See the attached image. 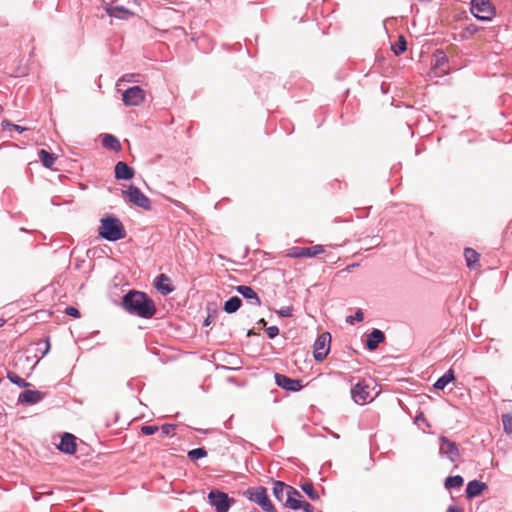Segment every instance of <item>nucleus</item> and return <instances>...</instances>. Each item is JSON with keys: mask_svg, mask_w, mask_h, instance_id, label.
Here are the masks:
<instances>
[{"mask_svg": "<svg viewBox=\"0 0 512 512\" xmlns=\"http://www.w3.org/2000/svg\"><path fill=\"white\" fill-rule=\"evenodd\" d=\"M120 306L128 314L142 319H151L157 312L154 300L145 292L138 290H129L125 293Z\"/></svg>", "mask_w": 512, "mask_h": 512, "instance_id": "nucleus-1", "label": "nucleus"}, {"mask_svg": "<svg viewBox=\"0 0 512 512\" xmlns=\"http://www.w3.org/2000/svg\"><path fill=\"white\" fill-rule=\"evenodd\" d=\"M98 235L104 240L116 242L125 238L126 230L119 218L108 214L100 220Z\"/></svg>", "mask_w": 512, "mask_h": 512, "instance_id": "nucleus-2", "label": "nucleus"}, {"mask_svg": "<svg viewBox=\"0 0 512 512\" xmlns=\"http://www.w3.org/2000/svg\"><path fill=\"white\" fill-rule=\"evenodd\" d=\"M244 497L256 503L265 512H277L275 506L271 502L267 489L263 486L249 487L243 493Z\"/></svg>", "mask_w": 512, "mask_h": 512, "instance_id": "nucleus-3", "label": "nucleus"}, {"mask_svg": "<svg viewBox=\"0 0 512 512\" xmlns=\"http://www.w3.org/2000/svg\"><path fill=\"white\" fill-rule=\"evenodd\" d=\"M208 502L216 512H228L235 503V499L219 489H211L208 493Z\"/></svg>", "mask_w": 512, "mask_h": 512, "instance_id": "nucleus-4", "label": "nucleus"}, {"mask_svg": "<svg viewBox=\"0 0 512 512\" xmlns=\"http://www.w3.org/2000/svg\"><path fill=\"white\" fill-rule=\"evenodd\" d=\"M470 10L473 16L481 21L491 20L495 14V8L490 0H472Z\"/></svg>", "mask_w": 512, "mask_h": 512, "instance_id": "nucleus-5", "label": "nucleus"}, {"mask_svg": "<svg viewBox=\"0 0 512 512\" xmlns=\"http://www.w3.org/2000/svg\"><path fill=\"white\" fill-rule=\"evenodd\" d=\"M331 334L323 332L316 338L313 345V356L317 362L323 361L330 352Z\"/></svg>", "mask_w": 512, "mask_h": 512, "instance_id": "nucleus-6", "label": "nucleus"}, {"mask_svg": "<svg viewBox=\"0 0 512 512\" xmlns=\"http://www.w3.org/2000/svg\"><path fill=\"white\" fill-rule=\"evenodd\" d=\"M122 193L129 198V201L137 207L144 210L151 209L150 199L136 186L131 185L127 190H123Z\"/></svg>", "mask_w": 512, "mask_h": 512, "instance_id": "nucleus-7", "label": "nucleus"}, {"mask_svg": "<svg viewBox=\"0 0 512 512\" xmlns=\"http://www.w3.org/2000/svg\"><path fill=\"white\" fill-rule=\"evenodd\" d=\"M439 454L446 457L450 462L455 463L460 457L458 446L455 442L448 439L446 436H440Z\"/></svg>", "mask_w": 512, "mask_h": 512, "instance_id": "nucleus-8", "label": "nucleus"}, {"mask_svg": "<svg viewBox=\"0 0 512 512\" xmlns=\"http://www.w3.org/2000/svg\"><path fill=\"white\" fill-rule=\"evenodd\" d=\"M146 92L140 86H132L122 93V101L126 106H139L145 100Z\"/></svg>", "mask_w": 512, "mask_h": 512, "instance_id": "nucleus-9", "label": "nucleus"}, {"mask_svg": "<svg viewBox=\"0 0 512 512\" xmlns=\"http://www.w3.org/2000/svg\"><path fill=\"white\" fill-rule=\"evenodd\" d=\"M324 253V247L320 244L313 245L310 247H298L294 246L289 249L288 256L293 258H301V257H315L319 254Z\"/></svg>", "mask_w": 512, "mask_h": 512, "instance_id": "nucleus-10", "label": "nucleus"}, {"mask_svg": "<svg viewBox=\"0 0 512 512\" xmlns=\"http://www.w3.org/2000/svg\"><path fill=\"white\" fill-rule=\"evenodd\" d=\"M274 378L278 387L289 392H298L303 387L301 380L290 378L284 374L276 373Z\"/></svg>", "mask_w": 512, "mask_h": 512, "instance_id": "nucleus-11", "label": "nucleus"}, {"mask_svg": "<svg viewBox=\"0 0 512 512\" xmlns=\"http://www.w3.org/2000/svg\"><path fill=\"white\" fill-rule=\"evenodd\" d=\"M57 448L65 454H74L77 448L76 437L71 433L65 432L61 436V440L60 443L57 445Z\"/></svg>", "mask_w": 512, "mask_h": 512, "instance_id": "nucleus-12", "label": "nucleus"}, {"mask_svg": "<svg viewBox=\"0 0 512 512\" xmlns=\"http://www.w3.org/2000/svg\"><path fill=\"white\" fill-rule=\"evenodd\" d=\"M385 341V334L380 329L374 328L367 335L365 346L369 351H374L378 348L379 344Z\"/></svg>", "mask_w": 512, "mask_h": 512, "instance_id": "nucleus-13", "label": "nucleus"}, {"mask_svg": "<svg viewBox=\"0 0 512 512\" xmlns=\"http://www.w3.org/2000/svg\"><path fill=\"white\" fill-rule=\"evenodd\" d=\"M351 397L357 404L365 403L370 397L368 386L363 383H357L351 388Z\"/></svg>", "mask_w": 512, "mask_h": 512, "instance_id": "nucleus-14", "label": "nucleus"}, {"mask_svg": "<svg viewBox=\"0 0 512 512\" xmlns=\"http://www.w3.org/2000/svg\"><path fill=\"white\" fill-rule=\"evenodd\" d=\"M135 171L126 162L119 161L114 168V175L117 180H130L134 177Z\"/></svg>", "mask_w": 512, "mask_h": 512, "instance_id": "nucleus-15", "label": "nucleus"}, {"mask_svg": "<svg viewBox=\"0 0 512 512\" xmlns=\"http://www.w3.org/2000/svg\"><path fill=\"white\" fill-rule=\"evenodd\" d=\"M154 286L164 296L169 295L175 290V287L170 282V278L163 273L155 278Z\"/></svg>", "mask_w": 512, "mask_h": 512, "instance_id": "nucleus-16", "label": "nucleus"}, {"mask_svg": "<svg viewBox=\"0 0 512 512\" xmlns=\"http://www.w3.org/2000/svg\"><path fill=\"white\" fill-rule=\"evenodd\" d=\"M235 290L241 296H243V298H245L250 304L255 306L261 305V299L259 298V296L252 287L246 285H239L236 286Z\"/></svg>", "mask_w": 512, "mask_h": 512, "instance_id": "nucleus-17", "label": "nucleus"}, {"mask_svg": "<svg viewBox=\"0 0 512 512\" xmlns=\"http://www.w3.org/2000/svg\"><path fill=\"white\" fill-rule=\"evenodd\" d=\"M43 399V394L38 390H24L18 397V403L34 405Z\"/></svg>", "mask_w": 512, "mask_h": 512, "instance_id": "nucleus-18", "label": "nucleus"}, {"mask_svg": "<svg viewBox=\"0 0 512 512\" xmlns=\"http://www.w3.org/2000/svg\"><path fill=\"white\" fill-rule=\"evenodd\" d=\"M487 488L486 483L480 480H472L466 486L467 499H473L479 496Z\"/></svg>", "mask_w": 512, "mask_h": 512, "instance_id": "nucleus-19", "label": "nucleus"}, {"mask_svg": "<svg viewBox=\"0 0 512 512\" xmlns=\"http://www.w3.org/2000/svg\"><path fill=\"white\" fill-rule=\"evenodd\" d=\"M106 13L110 17L118 18V19H128L134 13L131 12L124 6H109L106 8Z\"/></svg>", "mask_w": 512, "mask_h": 512, "instance_id": "nucleus-20", "label": "nucleus"}, {"mask_svg": "<svg viewBox=\"0 0 512 512\" xmlns=\"http://www.w3.org/2000/svg\"><path fill=\"white\" fill-rule=\"evenodd\" d=\"M296 496H301V495L295 488L289 487L288 495L286 497L285 506L292 510L300 509L301 508V500L296 499Z\"/></svg>", "mask_w": 512, "mask_h": 512, "instance_id": "nucleus-21", "label": "nucleus"}, {"mask_svg": "<svg viewBox=\"0 0 512 512\" xmlns=\"http://www.w3.org/2000/svg\"><path fill=\"white\" fill-rule=\"evenodd\" d=\"M455 374L453 369L447 370L441 377L434 383V388L437 390H443L449 383L455 380Z\"/></svg>", "mask_w": 512, "mask_h": 512, "instance_id": "nucleus-22", "label": "nucleus"}, {"mask_svg": "<svg viewBox=\"0 0 512 512\" xmlns=\"http://www.w3.org/2000/svg\"><path fill=\"white\" fill-rule=\"evenodd\" d=\"M242 305V300L238 296L230 297L227 301H225L223 305V310L228 313L232 314L237 312Z\"/></svg>", "mask_w": 512, "mask_h": 512, "instance_id": "nucleus-23", "label": "nucleus"}, {"mask_svg": "<svg viewBox=\"0 0 512 512\" xmlns=\"http://www.w3.org/2000/svg\"><path fill=\"white\" fill-rule=\"evenodd\" d=\"M102 144L105 148L118 152L121 150L120 141L112 134H105L102 139Z\"/></svg>", "mask_w": 512, "mask_h": 512, "instance_id": "nucleus-24", "label": "nucleus"}, {"mask_svg": "<svg viewBox=\"0 0 512 512\" xmlns=\"http://www.w3.org/2000/svg\"><path fill=\"white\" fill-rule=\"evenodd\" d=\"M290 486L289 485H286L284 482L282 481H275L274 484H273V495L275 496V498L278 500V501H283L284 499V496L287 497L288 495V488Z\"/></svg>", "mask_w": 512, "mask_h": 512, "instance_id": "nucleus-25", "label": "nucleus"}, {"mask_svg": "<svg viewBox=\"0 0 512 512\" xmlns=\"http://www.w3.org/2000/svg\"><path fill=\"white\" fill-rule=\"evenodd\" d=\"M38 155L42 165L45 168H51L57 159L55 154L50 153L45 149L39 150Z\"/></svg>", "mask_w": 512, "mask_h": 512, "instance_id": "nucleus-26", "label": "nucleus"}, {"mask_svg": "<svg viewBox=\"0 0 512 512\" xmlns=\"http://www.w3.org/2000/svg\"><path fill=\"white\" fill-rule=\"evenodd\" d=\"M464 256L466 259L467 266L469 268H473L480 258V254L473 248H465Z\"/></svg>", "mask_w": 512, "mask_h": 512, "instance_id": "nucleus-27", "label": "nucleus"}, {"mask_svg": "<svg viewBox=\"0 0 512 512\" xmlns=\"http://www.w3.org/2000/svg\"><path fill=\"white\" fill-rule=\"evenodd\" d=\"M464 483V479L460 475L448 476L445 479L444 486L446 489L460 488Z\"/></svg>", "mask_w": 512, "mask_h": 512, "instance_id": "nucleus-28", "label": "nucleus"}, {"mask_svg": "<svg viewBox=\"0 0 512 512\" xmlns=\"http://www.w3.org/2000/svg\"><path fill=\"white\" fill-rule=\"evenodd\" d=\"M406 49H407V42L403 35H400L398 37V40L391 46V50L397 56L404 53L406 51Z\"/></svg>", "mask_w": 512, "mask_h": 512, "instance_id": "nucleus-29", "label": "nucleus"}, {"mask_svg": "<svg viewBox=\"0 0 512 512\" xmlns=\"http://www.w3.org/2000/svg\"><path fill=\"white\" fill-rule=\"evenodd\" d=\"M301 490L313 501L319 499L318 492L314 489L313 484L309 481L303 483L301 486Z\"/></svg>", "mask_w": 512, "mask_h": 512, "instance_id": "nucleus-30", "label": "nucleus"}, {"mask_svg": "<svg viewBox=\"0 0 512 512\" xmlns=\"http://www.w3.org/2000/svg\"><path fill=\"white\" fill-rule=\"evenodd\" d=\"M7 378L10 380V382L17 385L20 388H26V387L30 386L29 382H27L25 379L21 378L14 372L9 371L7 373Z\"/></svg>", "mask_w": 512, "mask_h": 512, "instance_id": "nucleus-31", "label": "nucleus"}, {"mask_svg": "<svg viewBox=\"0 0 512 512\" xmlns=\"http://www.w3.org/2000/svg\"><path fill=\"white\" fill-rule=\"evenodd\" d=\"M207 456V451L203 447L195 448L188 451V457L192 461L199 460Z\"/></svg>", "mask_w": 512, "mask_h": 512, "instance_id": "nucleus-32", "label": "nucleus"}, {"mask_svg": "<svg viewBox=\"0 0 512 512\" xmlns=\"http://www.w3.org/2000/svg\"><path fill=\"white\" fill-rule=\"evenodd\" d=\"M501 419L504 432L506 434H512V415L509 413L503 414Z\"/></svg>", "mask_w": 512, "mask_h": 512, "instance_id": "nucleus-33", "label": "nucleus"}, {"mask_svg": "<svg viewBox=\"0 0 512 512\" xmlns=\"http://www.w3.org/2000/svg\"><path fill=\"white\" fill-rule=\"evenodd\" d=\"M1 126H2L3 129H5L7 127H10L11 129L15 130L18 133H23L26 130L25 127H22V126L17 125V124H13L9 120H3L2 123H1Z\"/></svg>", "mask_w": 512, "mask_h": 512, "instance_id": "nucleus-34", "label": "nucleus"}, {"mask_svg": "<svg viewBox=\"0 0 512 512\" xmlns=\"http://www.w3.org/2000/svg\"><path fill=\"white\" fill-rule=\"evenodd\" d=\"M161 433L165 436H173L174 431L176 429V425L174 424H163L161 426Z\"/></svg>", "mask_w": 512, "mask_h": 512, "instance_id": "nucleus-35", "label": "nucleus"}, {"mask_svg": "<svg viewBox=\"0 0 512 512\" xmlns=\"http://www.w3.org/2000/svg\"><path fill=\"white\" fill-rule=\"evenodd\" d=\"M364 314L361 309H358L353 316L347 317L346 321L350 324H353L355 321L361 322L363 321Z\"/></svg>", "mask_w": 512, "mask_h": 512, "instance_id": "nucleus-36", "label": "nucleus"}, {"mask_svg": "<svg viewBox=\"0 0 512 512\" xmlns=\"http://www.w3.org/2000/svg\"><path fill=\"white\" fill-rule=\"evenodd\" d=\"M158 430H159V427L155 426V425H145V426L141 427V432L147 436L153 435Z\"/></svg>", "mask_w": 512, "mask_h": 512, "instance_id": "nucleus-37", "label": "nucleus"}, {"mask_svg": "<svg viewBox=\"0 0 512 512\" xmlns=\"http://www.w3.org/2000/svg\"><path fill=\"white\" fill-rule=\"evenodd\" d=\"M266 333L268 338L274 339L279 334V328L277 326H269L266 329Z\"/></svg>", "mask_w": 512, "mask_h": 512, "instance_id": "nucleus-38", "label": "nucleus"}, {"mask_svg": "<svg viewBox=\"0 0 512 512\" xmlns=\"http://www.w3.org/2000/svg\"><path fill=\"white\" fill-rule=\"evenodd\" d=\"M292 307L286 306L282 307L277 311V314L281 317H290L292 315Z\"/></svg>", "mask_w": 512, "mask_h": 512, "instance_id": "nucleus-39", "label": "nucleus"}, {"mask_svg": "<svg viewBox=\"0 0 512 512\" xmlns=\"http://www.w3.org/2000/svg\"><path fill=\"white\" fill-rule=\"evenodd\" d=\"M65 313L69 316H72L74 318H79L80 317V312L77 308L73 307V306H68L65 308Z\"/></svg>", "mask_w": 512, "mask_h": 512, "instance_id": "nucleus-40", "label": "nucleus"}, {"mask_svg": "<svg viewBox=\"0 0 512 512\" xmlns=\"http://www.w3.org/2000/svg\"><path fill=\"white\" fill-rule=\"evenodd\" d=\"M304 512H314L313 506L307 501H301V508Z\"/></svg>", "mask_w": 512, "mask_h": 512, "instance_id": "nucleus-41", "label": "nucleus"}, {"mask_svg": "<svg viewBox=\"0 0 512 512\" xmlns=\"http://www.w3.org/2000/svg\"><path fill=\"white\" fill-rule=\"evenodd\" d=\"M367 241L369 242L368 244L370 246L377 247L380 245V239H379V236H377V235L368 238Z\"/></svg>", "mask_w": 512, "mask_h": 512, "instance_id": "nucleus-42", "label": "nucleus"}, {"mask_svg": "<svg viewBox=\"0 0 512 512\" xmlns=\"http://www.w3.org/2000/svg\"><path fill=\"white\" fill-rule=\"evenodd\" d=\"M135 78H136L135 74H126L122 77V80L127 81V82H138V80Z\"/></svg>", "mask_w": 512, "mask_h": 512, "instance_id": "nucleus-43", "label": "nucleus"}, {"mask_svg": "<svg viewBox=\"0 0 512 512\" xmlns=\"http://www.w3.org/2000/svg\"><path fill=\"white\" fill-rule=\"evenodd\" d=\"M423 422L426 424L427 427H429V423L427 422L426 418L424 417L423 413H420L418 414L416 417H415V422Z\"/></svg>", "mask_w": 512, "mask_h": 512, "instance_id": "nucleus-44", "label": "nucleus"}, {"mask_svg": "<svg viewBox=\"0 0 512 512\" xmlns=\"http://www.w3.org/2000/svg\"><path fill=\"white\" fill-rule=\"evenodd\" d=\"M359 264L358 263H353V264H350V265H347L343 271L345 272H352L354 268L358 267Z\"/></svg>", "mask_w": 512, "mask_h": 512, "instance_id": "nucleus-45", "label": "nucleus"}, {"mask_svg": "<svg viewBox=\"0 0 512 512\" xmlns=\"http://www.w3.org/2000/svg\"><path fill=\"white\" fill-rule=\"evenodd\" d=\"M447 512H463V510L455 505H450Z\"/></svg>", "mask_w": 512, "mask_h": 512, "instance_id": "nucleus-46", "label": "nucleus"}, {"mask_svg": "<svg viewBox=\"0 0 512 512\" xmlns=\"http://www.w3.org/2000/svg\"><path fill=\"white\" fill-rule=\"evenodd\" d=\"M49 349H50V344H49V341H48V340H46V341H45V349H44V351L42 352V354H43V355L47 354V353H48V351H49Z\"/></svg>", "mask_w": 512, "mask_h": 512, "instance_id": "nucleus-47", "label": "nucleus"}, {"mask_svg": "<svg viewBox=\"0 0 512 512\" xmlns=\"http://www.w3.org/2000/svg\"><path fill=\"white\" fill-rule=\"evenodd\" d=\"M126 2H127L128 4H130V3H133V4H135V5H139V4H140V0H126Z\"/></svg>", "mask_w": 512, "mask_h": 512, "instance_id": "nucleus-48", "label": "nucleus"}, {"mask_svg": "<svg viewBox=\"0 0 512 512\" xmlns=\"http://www.w3.org/2000/svg\"><path fill=\"white\" fill-rule=\"evenodd\" d=\"M258 324L259 325H262V326H266L267 322L265 321L264 318H261L259 321H258Z\"/></svg>", "mask_w": 512, "mask_h": 512, "instance_id": "nucleus-49", "label": "nucleus"}, {"mask_svg": "<svg viewBox=\"0 0 512 512\" xmlns=\"http://www.w3.org/2000/svg\"><path fill=\"white\" fill-rule=\"evenodd\" d=\"M4 323H5V320L0 318V327H2L4 325Z\"/></svg>", "mask_w": 512, "mask_h": 512, "instance_id": "nucleus-50", "label": "nucleus"}, {"mask_svg": "<svg viewBox=\"0 0 512 512\" xmlns=\"http://www.w3.org/2000/svg\"><path fill=\"white\" fill-rule=\"evenodd\" d=\"M204 325L205 326L209 325V318H206V320L204 321Z\"/></svg>", "mask_w": 512, "mask_h": 512, "instance_id": "nucleus-51", "label": "nucleus"}, {"mask_svg": "<svg viewBox=\"0 0 512 512\" xmlns=\"http://www.w3.org/2000/svg\"><path fill=\"white\" fill-rule=\"evenodd\" d=\"M252 334H253V330H249V331L247 332V336H251Z\"/></svg>", "mask_w": 512, "mask_h": 512, "instance_id": "nucleus-52", "label": "nucleus"}]
</instances>
